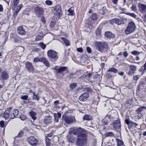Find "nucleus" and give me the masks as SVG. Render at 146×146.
<instances>
[{"label": "nucleus", "instance_id": "obj_24", "mask_svg": "<svg viewBox=\"0 0 146 146\" xmlns=\"http://www.w3.org/2000/svg\"><path fill=\"white\" fill-rule=\"evenodd\" d=\"M42 62L46 66L48 67L50 66V64L48 61L44 57H42Z\"/></svg>", "mask_w": 146, "mask_h": 146}, {"label": "nucleus", "instance_id": "obj_9", "mask_svg": "<svg viewBox=\"0 0 146 146\" xmlns=\"http://www.w3.org/2000/svg\"><path fill=\"white\" fill-rule=\"evenodd\" d=\"M47 54L48 57L51 59H58L57 52L52 49L50 50L47 51Z\"/></svg>", "mask_w": 146, "mask_h": 146}, {"label": "nucleus", "instance_id": "obj_49", "mask_svg": "<svg viewBox=\"0 0 146 146\" xmlns=\"http://www.w3.org/2000/svg\"><path fill=\"white\" fill-rule=\"evenodd\" d=\"M20 118L21 120L23 121L24 120L26 119V116L23 115H21Z\"/></svg>", "mask_w": 146, "mask_h": 146}, {"label": "nucleus", "instance_id": "obj_58", "mask_svg": "<svg viewBox=\"0 0 146 146\" xmlns=\"http://www.w3.org/2000/svg\"><path fill=\"white\" fill-rule=\"evenodd\" d=\"M77 50L78 52H83V49L82 48H77Z\"/></svg>", "mask_w": 146, "mask_h": 146}, {"label": "nucleus", "instance_id": "obj_4", "mask_svg": "<svg viewBox=\"0 0 146 146\" xmlns=\"http://www.w3.org/2000/svg\"><path fill=\"white\" fill-rule=\"evenodd\" d=\"M70 132L72 133L74 135H77L78 136L81 135L82 134H85L84 133V130L81 127L76 128L73 127L70 129Z\"/></svg>", "mask_w": 146, "mask_h": 146}, {"label": "nucleus", "instance_id": "obj_38", "mask_svg": "<svg viewBox=\"0 0 146 146\" xmlns=\"http://www.w3.org/2000/svg\"><path fill=\"white\" fill-rule=\"evenodd\" d=\"M42 37V36L41 35H38L36 37L35 40L36 41L40 40H41Z\"/></svg>", "mask_w": 146, "mask_h": 146}, {"label": "nucleus", "instance_id": "obj_25", "mask_svg": "<svg viewBox=\"0 0 146 146\" xmlns=\"http://www.w3.org/2000/svg\"><path fill=\"white\" fill-rule=\"evenodd\" d=\"M144 109H146V107L145 106H143L138 108L136 111V112L138 114H141V112Z\"/></svg>", "mask_w": 146, "mask_h": 146}, {"label": "nucleus", "instance_id": "obj_3", "mask_svg": "<svg viewBox=\"0 0 146 146\" xmlns=\"http://www.w3.org/2000/svg\"><path fill=\"white\" fill-rule=\"evenodd\" d=\"M136 26L135 23L133 21H131L125 30V33L129 35L133 32L135 30Z\"/></svg>", "mask_w": 146, "mask_h": 146}, {"label": "nucleus", "instance_id": "obj_30", "mask_svg": "<svg viewBox=\"0 0 146 146\" xmlns=\"http://www.w3.org/2000/svg\"><path fill=\"white\" fill-rule=\"evenodd\" d=\"M90 17L94 21H96L97 19V15L95 13H92Z\"/></svg>", "mask_w": 146, "mask_h": 146}, {"label": "nucleus", "instance_id": "obj_34", "mask_svg": "<svg viewBox=\"0 0 146 146\" xmlns=\"http://www.w3.org/2000/svg\"><path fill=\"white\" fill-rule=\"evenodd\" d=\"M21 38L19 36H17L15 39L14 40L15 42H17L18 43L21 42Z\"/></svg>", "mask_w": 146, "mask_h": 146}, {"label": "nucleus", "instance_id": "obj_63", "mask_svg": "<svg viewBox=\"0 0 146 146\" xmlns=\"http://www.w3.org/2000/svg\"><path fill=\"white\" fill-rule=\"evenodd\" d=\"M3 11V8L2 5H0V12H2Z\"/></svg>", "mask_w": 146, "mask_h": 146}, {"label": "nucleus", "instance_id": "obj_48", "mask_svg": "<svg viewBox=\"0 0 146 146\" xmlns=\"http://www.w3.org/2000/svg\"><path fill=\"white\" fill-rule=\"evenodd\" d=\"M131 10L134 12H135L137 10V7L134 5H132L131 7Z\"/></svg>", "mask_w": 146, "mask_h": 146}, {"label": "nucleus", "instance_id": "obj_43", "mask_svg": "<svg viewBox=\"0 0 146 146\" xmlns=\"http://www.w3.org/2000/svg\"><path fill=\"white\" fill-rule=\"evenodd\" d=\"M38 45L42 48L44 50L46 47V45L44 44L43 43H40L39 44H38Z\"/></svg>", "mask_w": 146, "mask_h": 146}, {"label": "nucleus", "instance_id": "obj_28", "mask_svg": "<svg viewBox=\"0 0 146 146\" xmlns=\"http://www.w3.org/2000/svg\"><path fill=\"white\" fill-rule=\"evenodd\" d=\"M92 117L88 115H85L83 117V119L84 120H90L92 119Z\"/></svg>", "mask_w": 146, "mask_h": 146}, {"label": "nucleus", "instance_id": "obj_8", "mask_svg": "<svg viewBox=\"0 0 146 146\" xmlns=\"http://www.w3.org/2000/svg\"><path fill=\"white\" fill-rule=\"evenodd\" d=\"M96 46L97 49L99 51L102 52L104 48L108 47V44L106 42L102 43L98 42L96 43Z\"/></svg>", "mask_w": 146, "mask_h": 146}, {"label": "nucleus", "instance_id": "obj_31", "mask_svg": "<svg viewBox=\"0 0 146 146\" xmlns=\"http://www.w3.org/2000/svg\"><path fill=\"white\" fill-rule=\"evenodd\" d=\"M116 141L118 146H121L123 144V142L119 139H116Z\"/></svg>", "mask_w": 146, "mask_h": 146}, {"label": "nucleus", "instance_id": "obj_11", "mask_svg": "<svg viewBox=\"0 0 146 146\" xmlns=\"http://www.w3.org/2000/svg\"><path fill=\"white\" fill-rule=\"evenodd\" d=\"M126 65L129 67L130 70L128 72V74L130 76H132L133 74H134L137 69V66L134 65H129L127 64Z\"/></svg>", "mask_w": 146, "mask_h": 146}, {"label": "nucleus", "instance_id": "obj_39", "mask_svg": "<svg viewBox=\"0 0 146 146\" xmlns=\"http://www.w3.org/2000/svg\"><path fill=\"white\" fill-rule=\"evenodd\" d=\"M13 10L15 11V12L14 13V14H13V16L14 18H15L17 16V15L18 13L20 11V9L19 10V9H13Z\"/></svg>", "mask_w": 146, "mask_h": 146}, {"label": "nucleus", "instance_id": "obj_62", "mask_svg": "<svg viewBox=\"0 0 146 146\" xmlns=\"http://www.w3.org/2000/svg\"><path fill=\"white\" fill-rule=\"evenodd\" d=\"M128 55V54L127 51H126L124 52V53H123V55L124 57H127V56Z\"/></svg>", "mask_w": 146, "mask_h": 146}, {"label": "nucleus", "instance_id": "obj_20", "mask_svg": "<svg viewBox=\"0 0 146 146\" xmlns=\"http://www.w3.org/2000/svg\"><path fill=\"white\" fill-rule=\"evenodd\" d=\"M1 76L2 79L4 80H7L9 77L7 73L5 71H3L1 72Z\"/></svg>", "mask_w": 146, "mask_h": 146}, {"label": "nucleus", "instance_id": "obj_61", "mask_svg": "<svg viewBox=\"0 0 146 146\" xmlns=\"http://www.w3.org/2000/svg\"><path fill=\"white\" fill-rule=\"evenodd\" d=\"M92 74V73H89L87 74L86 76L88 77V78H91Z\"/></svg>", "mask_w": 146, "mask_h": 146}, {"label": "nucleus", "instance_id": "obj_1", "mask_svg": "<svg viewBox=\"0 0 146 146\" xmlns=\"http://www.w3.org/2000/svg\"><path fill=\"white\" fill-rule=\"evenodd\" d=\"M12 110V108H9L7 109L4 112V117L5 119H13L15 118L19 114V111L18 110H14L13 113L14 115H13L11 114V111Z\"/></svg>", "mask_w": 146, "mask_h": 146}, {"label": "nucleus", "instance_id": "obj_14", "mask_svg": "<svg viewBox=\"0 0 146 146\" xmlns=\"http://www.w3.org/2000/svg\"><path fill=\"white\" fill-rule=\"evenodd\" d=\"M54 10L56 12V14L59 16L62 14L61 8L60 5H57L53 7Z\"/></svg>", "mask_w": 146, "mask_h": 146}, {"label": "nucleus", "instance_id": "obj_10", "mask_svg": "<svg viewBox=\"0 0 146 146\" xmlns=\"http://www.w3.org/2000/svg\"><path fill=\"white\" fill-rule=\"evenodd\" d=\"M20 0H13L12 3V9H21L23 7V5L21 4L18 5Z\"/></svg>", "mask_w": 146, "mask_h": 146}, {"label": "nucleus", "instance_id": "obj_21", "mask_svg": "<svg viewBox=\"0 0 146 146\" xmlns=\"http://www.w3.org/2000/svg\"><path fill=\"white\" fill-rule=\"evenodd\" d=\"M54 115L55 121L58 122L59 121V119H60L61 117V113L59 112H58L57 113H54Z\"/></svg>", "mask_w": 146, "mask_h": 146}, {"label": "nucleus", "instance_id": "obj_37", "mask_svg": "<svg viewBox=\"0 0 146 146\" xmlns=\"http://www.w3.org/2000/svg\"><path fill=\"white\" fill-rule=\"evenodd\" d=\"M42 57L40 58H35L33 60V62H41L42 61Z\"/></svg>", "mask_w": 146, "mask_h": 146}, {"label": "nucleus", "instance_id": "obj_13", "mask_svg": "<svg viewBox=\"0 0 146 146\" xmlns=\"http://www.w3.org/2000/svg\"><path fill=\"white\" fill-rule=\"evenodd\" d=\"M35 12L38 17H40L44 13L42 8L38 6H37L35 7Z\"/></svg>", "mask_w": 146, "mask_h": 146}, {"label": "nucleus", "instance_id": "obj_42", "mask_svg": "<svg viewBox=\"0 0 146 146\" xmlns=\"http://www.w3.org/2000/svg\"><path fill=\"white\" fill-rule=\"evenodd\" d=\"M106 137H112L114 136V134L111 132H110L106 133Z\"/></svg>", "mask_w": 146, "mask_h": 146}, {"label": "nucleus", "instance_id": "obj_57", "mask_svg": "<svg viewBox=\"0 0 146 146\" xmlns=\"http://www.w3.org/2000/svg\"><path fill=\"white\" fill-rule=\"evenodd\" d=\"M23 131L20 132L17 135V137H22V136L23 134Z\"/></svg>", "mask_w": 146, "mask_h": 146}, {"label": "nucleus", "instance_id": "obj_2", "mask_svg": "<svg viewBox=\"0 0 146 146\" xmlns=\"http://www.w3.org/2000/svg\"><path fill=\"white\" fill-rule=\"evenodd\" d=\"M87 136L85 134L78 136L77 138L76 145L78 146H83L86 143Z\"/></svg>", "mask_w": 146, "mask_h": 146}, {"label": "nucleus", "instance_id": "obj_6", "mask_svg": "<svg viewBox=\"0 0 146 146\" xmlns=\"http://www.w3.org/2000/svg\"><path fill=\"white\" fill-rule=\"evenodd\" d=\"M109 21V23L111 24H113L115 23L118 25H120L122 24H125L126 22V20L125 19H123L121 18H120V19L117 18H114Z\"/></svg>", "mask_w": 146, "mask_h": 146}, {"label": "nucleus", "instance_id": "obj_23", "mask_svg": "<svg viewBox=\"0 0 146 146\" xmlns=\"http://www.w3.org/2000/svg\"><path fill=\"white\" fill-rule=\"evenodd\" d=\"M56 67L54 68V69L58 71V72L61 73V72L65 70L67 68L65 66L61 67L58 69L56 68Z\"/></svg>", "mask_w": 146, "mask_h": 146}, {"label": "nucleus", "instance_id": "obj_54", "mask_svg": "<svg viewBox=\"0 0 146 146\" xmlns=\"http://www.w3.org/2000/svg\"><path fill=\"white\" fill-rule=\"evenodd\" d=\"M140 76L139 75H136L134 76L133 78V79L135 80H138L140 78Z\"/></svg>", "mask_w": 146, "mask_h": 146}, {"label": "nucleus", "instance_id": "obj_27", "mask_svg": "<svg viewBox=\"0 0 146 146\" xmlns=\"http://www.w3.org/2000/svg\"><path fill=\"white\" fill-rule=\"evenodd\" d=\"M29 113L31 117L33 120H35L36 119V117L35 116L36 115V113L35 112L32 111Z\"/></svg>", "mask_w": 146, "mask_h": 146}, {"label": "nucleus", "instance_id": "obj_50", "mask_svg": "<svg viewBox=\"0 0 146 146\" xmlns=\"http://www.w3.org/2000/svg\"><path fill=\"white\" fill-rule=\"evenodd\" d=\"M28 97V96L27 95H25L24 96H22L21 98V99L22 100H27Z\"/></svg>", "mask_w": 146, "mask_h": 146}, {"label": "nucleus", "instance_id": "obj_12", "mask_svg": "<svg viewBox=\"0 0 146 146\" xmlns=\"http://www.w3.org/2000/svg\"><path fill=\"white\" fill-rule=\"evenodd\" d=\"M25 67L30 72L33 73V72L34 71V68L33 67L32 63L31 62H26Z\"/></svg>", "mask_w": 146, "mask_h": 146}, {"label": "nucleus", "instance_id": "obj_56", "mask_svg": "<svg viewBox=\"0 0 146 146\" xmlns=\"http://www.w3.org/2000/svg\"><path fill=\"white\" fill-rule=\"evenodd\" d=\"M120 121L119 120L117 119L115 121H114L113 122V125H115L116 124H118L119 123Z\"/></svg>", "mask_w": 146, "mask_h": 146}, {"label": "nucleus", "instance_id": "obj_16", "mask_svg": "<svg viewBox=\"0 0 146 146\" xmlns=\"http://www.w3.org/2000/svg\"><path fill=\"white\" fill-rule=\"evenodd\" d=\"M17 32L21 36L25 35L26 34V32L25 29L21 26H19L18 27Z\"/></svg>", "mask_w": 146, "mask_h": 146}, {"label": "nucleus", "instance_id": "obj_53", "mask_svg": "<svg viewBox=\"0 0 146 146\" xmlns=\"http://www.w3.org/2000/svg\"><path fill=\"white\" fill-rule=\"evenodd\" d=\"M0 126L1 127H3L4 126V121H1L0 122Z\"/></svg>", "mask_w": 146, "mask_h": 146}, {"label": "nucleus", "instance_id": "obj_41", "mask_svg": "<svg viewBox=\"0 0 146 146\" xmlns=\"http://www.w3.org/2000/svg\"><path fill=\"white\" fill-rule=\"evenodd\" d=\"M76 86V84L73 83L71 84L70 85V88L71 90L74 89Z\"/></svg>", "mask_w": 146, "mask_h": 146}, {"label": "nucleus", "instance_id": "obj_22", "mask_svg": "<svg viewBox=\"0 0 146 146\" xmlns=\"http://www.w3.org/2000/svg\"><path fill=\"white\" fill-rule=\"evenodd\" d=\"M105 36L108 38H113L115 37V35L110 31L106 32L105 33Z\"/></svg>", "mask_w": 146, "mask_h": 146}, {"label": "nucleus", "instance_id": "obj_32", "mask_svg": "<svg viewBox=\"0 0 146 146\" xmlns=\"http://www.w3.org/2000/svg\"><path fill=\"white\" fill-rule=\"evenodd\" d=\"M108 72H113L114 73H116L117 72V70L114 68H110L108 70Z\"/></svg>", "mask_w": 146, "mask_h": 146}, {"label": "nucleus", "instance_id": "obj_46", "mask_svg": "<svg viewBox=\"0 0 146 146\" xmlns=\"http://www.w3.org/2000/svg\"><path fill=\"white\" fill-rule=\"evenodd\" d=\"M46 4L48 5H50L52 4V2L50 0H46L45 1Z\"/></svg>", "mask_w": 146, "mask_h": 146}, {"label": "nucleus", "instance_id": "obj_15", "mask_svg": "<svg viewBox=\"0 0 146 146\" xmlns=\"http://www.w3.org/2000/svg\"><path fill=\"white\" fill-rule=\"evenodd\" d=\"M89 94L88 93H84L79 97V99L81 101H84L87 100Z\"/></svg>", "mask_w": 146, "mask_h": 146}, {"label": "nucleus", "instance_id": "obj_33", "mask_svg": "<svg viewBox=\"0 0 146 146\" xmlns=\"http://www.w3.org/2000/svg\"><path fill=\"white\" fill-rule=\"evenodd\" d=\"M68 15L71 16H72L73 15L74 13V11L72 9V8L71 7L69 8L68 10Z\"/></svg>", "mask_w": 146, "mask_h": 146}, {"label": "nucleus", "instance_id": "obj_47", "mask_svg": "<svg viewBox=\"0 0 146 146\" xmlns=\"http://www.w3.org/2000/svg\"><path fill=\"white\" fill-rule=\"evenodd\" d=\"M55 23L53 21H51L50 23V27L52 28H53L54 27V26H55Z\"/></svg>", "mask_w": 146, "mask_h": 146}, {"label": "nucleus", "instance_id": "obj_60", "mask_svg": "<svg viewBox=\"0 0 146 146\" xmlns=\"http://www.w3.org/2000/svg\"><path fill=\"white\" fill-rule=\"evenodd\" d=\"M118 0H112V2L115 5H117Z\"/></svg>", "mask_w": 146, "mask_h": 146}, {"label": "nucleus", "instance_id": "obj_40", "mask_svg": "<svg viewBox=\"0 0 146 146\" xmlns=\"http://www.w3.org/2000/svg\"><path fill=\"white\" fill-rule=\"evenodd\" d=\"M46 146H50V140L48 138H46Z\"/></svg>", "mask_w": 146, "mask_h": 146}, {"label": "nucleus", "instance_id": "obj_19", "mask_svg": "<svg viewBox=\"0 0 146 146\" xmlns=\"http://www.w3.org/2000/svg\"><path fill=\"white\" fill-rule=\"evenodd\" d=\"M115 114L114 113H112L111 111L108 112V114L107 115V117L106 118H107V116H108V118H109L110 121L113 120L115 118Z\"/></svg>", "mask_w": 146, "mask_h": 146}, {"label": "nucleus", "instance_id": "obj_17", "mask_svg": "<svg viewBox=\"0 0 146 146\" xmlns=\"http://www.w3.org/2000/svg\"><path fill=\"white\" fill-rule=\"evenodd\" d=\"M139 10L142 13L146 12V5L143 4H140L139 5Z\"/></svg>", "mask_w": 146, "mask_h": 146}, {"label": "nucleus", "instance_id": "obj_64", "mask_svg": "<svg viewBox=\"0 0 146 146\" xmlns=\"http://www.w3.org/2000/svg\"><path fill=\"white\" fill-rule=\"evenodd\" d=\"M131 125H132L133 126L136 127L137 125H138V124H137L136 123L133 122H132V123H131Z\"/></svg>", "mask_w": 146, "mask_h": 146}, {"label": "nucleus", "instance_id": "obj_59", "mask_svg": "<svg viewBox=\"0 0 146 146\" xmlns=\"http://www.w3.org/2000/svg\"><path fill=\"white\" fill-rule=\"evenodd\" d=\"M41 21L43 23H44L46 22L45 19L44 17L42 16L41 17Z\"/></svg>", "mask_w": 146, "mask_h": 146}, {"label": "nucleus", "instance_id": "obj_45", "mask_svg": "<svg viewBox=\"0 0 146 146\" xmlns=\"http://www.w3.org/2000/svg\"><path fill=\"white\" fill-rule=\"evenodd\" d=\"M127 14L129 15L130 16H131L134 18H136V15L133 13H127Z\"/></svg>", "mask_w": 146, "mask_h": 146}, {"label": "nucleus", "instance_id": "obj_29", "mask_svg": "<svg viewBox=\"0 0 146 146\" xmlns=\"http://www.w3.org/2000/svg\"><path fill=\"white\" fill-rule=\"evenodd\" d=\"M96 36L98 37L101 36V29L100 28H98L96 32Z\"/></svg>", "mask_w": 146, "mask_h": 146}, {"label": "nucleus", "instance_id": "obj_51", "mask_svg": "<svg viewBox=\"0 0 146 146\" xmlns=\"http://www.w3.org/2000/svg\"><path fill=\"white\" fill-rule=\"evenodd\" d=\"M131 53L132 54L134 55H138L139 53V52L136 50H134L133 51H132Z\"/></svg>", "mask_w": 146, "mask_h": 146}, {"label": "nucleus", "instance_id": "obj_35", "mask_svg": "<svg viewBox=\"0 0 146 146\" xmlns=\"http://www.w3.org/2000/svg\"><path fill=\"white\" fill-rule=\"evenodd\" d=\"M17 36L14 33H13L10 34V38L11 40H14Z\"/></svg>", "mask_w": 146, "mask_h": 146}, {"label": "nucleus", "instance_id": "obj_44", "mask_svg": "<svg viewBox=\"0 0 146 146\" xmlns=\"http://www.w3.org/2000/svg\"><path fill=\"white\" fill-rule=\"evenodd\" d=\"M109 122V121L106 118L104 119L102 121V123L105 125H107L108 123Z\"/></svg>", "mask_w": 146, "mask_h": 146}, {"label": "nucleus", "instance_id": "obj_52", "mask_svg": "<svg viewBox=\"0 0 146 146\" xmlns=\"http://www.w3.org/2000/svg\"><path fill=\"white\" fill-rule=\"evenodd\" d=\"M126 123L128 125L129 124H131L132 122L131 121H129V119H127L125 120Z\"/></svg>", "mask_w": 146, "mask_h": 146}, {"label": "nucleus", "instance_id": "obj_18", "mask_svg": "<svg viewBox=\"0 0 146 146\" xmlns=\"http://www.w3.org/2000/svg\"><path fill=\"white\" fill-rule=\"evenodd\" d=\"M52 117L50 115L45 117L44 120V123L46 124L50 123L52 122Z\"/></svg>", "mask_w": 146, "mask_h": 146}, {"label": "nucleus", "instance_id": "obj_5", "mask_svg": "<svg viewBox=\"0 0 146 146\" xmlns=\"http://www.w3.org/2000/svg\"><path fill=\"white\" fill-rule=\"evenodd\" d=\"M62 118L66 123L68 124H71L76 121L74 117L67 116L64 115L62 116Z\"/></svg>", "mask_w": 146, "mask_h": 146}, {"label": "nucleus", "instance_id": "obj_55", "mask_svg": "<svg viewBox=\"0 0 146 146\" xmlns=\"http://www.w3.org/2000/svg\"><path fill=\"white\" fill-rule=\"evenodd\" d=\"M86 50L88 53H90L91 52V49L89 47H87L86 48Z\"/></svg>", "mask_w": 146, "mask_h": 146}, {"label": "nucleus", "instance_id": "obj_7", "mask_svg": "<svg viewBox=\"0 0 146 146\" xmlns=\"http://www.w3.org/2000/svg\"><path fill=\"white\" fill-rule=\"evenodd\" d=\"M27 140L29 144L31 146H35L38 144V140L34 136H30L27 137Z\"/></svg>", "mask_w": 146, "mask_h": 146}, {"label": "nucleus", "instance_id": "obj_26", "mask_svg": "<svg viewBox=\"0 0 146 146\" xmlns=\"http://www.w3.org/2000/svg\"><path fill=\"white\" fill-rule=\"evenodd\" d=\"M61 39L64 42L66 46H68L70 45V42L68 40L64 37H62Z\"/></svg>", "mask_w": 146, "mask_h": 146}, {"label": "nucleus", "instance_id": "obj_36", "mask_svg": "<svg viewBox=\"0 0 146 146\" xmlns=\"http://www.w3.org/2000/svg\"><path fill=\"white\" fill-rule=\"evenodd\" d=\"M33 99L35 100L38 101L39 100V97L38 95L35 94V92L33 93Z\"/></svg>", "mask_w": 146, "mask_h": 146}]
</instances>
